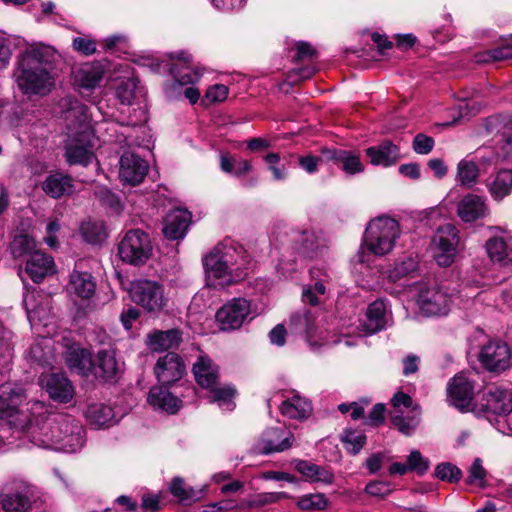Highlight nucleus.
I'll return each mask as SVG.
<instances>
[{
    "label": "nucleus",
    "instance_id": "774afa93",
    "mask_svg": "<svg viewBox=\"0 0 512 512\" xmlns=\"http://www.w3.org/2000/svg\"><path fill=\"white\" fill-rule=\"evenodd\" d=\"M316 54V50L310 43L301 41L296 44V61L313 58Z\"/></svg>",
    "mask_w": 512,
    "mask_h": 512
},
{
    "label": "nucleus",
    "instance_id": "c756f323",
    "mask_svg": "<svg viewBox=\"0 0 512 512\" xmlns=\"http://www.w3.org/2000/svg\"><path fill=\"white\" fill-rule=\"evenodd\" d=\"M365 152L372 165L388 167L395 164L399 158V148L391 141L369 147Z\"/></svg>",
    "mask_w": 512,
    "mask_h": 512
},
{
    "label": "nucleus",
    "instance_id": "603ef678",
    "mask_svg": "<svg viewBox=\"0 0 512 512\" xmlns=\"http://www.w3.org/2000/svg\"><path fill=\"white\" fill-rule=\"evenodd\" d=\"M341 441L346 450L352 454H357L366 443V436L361 432L352 430L345 431L341 436Z\"/></svg>",
    "mask_w": 512,
    "mask_h": 512
},
{
    "label": "nucleus",
    "instance_id": "412c9836",
    "mask_svg": "<svg viewBox=\"0 0 512 512\" xmlns=\"http://www.w3.org/2000/svg\"><path fill=\"white\" fill-rule=\"evenodd\" d=\"M154 372L159 383L169 385L182 378L185 364L178 354L169 352L158 359Z\"/></svg>",
    "mask_w": 512,
    "mask_h": 512
},
{
    "label": "nucleus",
    "instance_id": "e2e57ef3",
    "mask_svg": "<svg viewBox=\"0 0 512 512\" xmlns=\"http://www.w3.org/2000/svg\"><path fill=\"white\" fill-rule=\"evenodd\" d=\"M365 490L367 494L380 498L389 495L392 491L390 484L384 481H371L366 485Z\"/></svg>",
    "mask_w": 512,
    "mask_h": 512
},
{
    "label": "nucleus",
    "instance_id": "a211bd4d",
    "mask_svg": "<svg viewBox=\"0 0 512 512\" xmlns=\"http://www.w3.org/2000/svg\"><path fill=\"white\" fill-rule=\"evenodd\" d=\"M148 172L147 162L132 152H124L119 161L120 179L132 186L143 181Z\"/></svg>",
    "mask_w": 512,
    "mask_h": 512
},
{
    "label": "nucleus",
    "instance_id": "49530a36",
    "mask_svg": "<svg viewBox=\"0 0 512 512\" xmlns=\"http://www.w3.org/2000/svg\"><path fill=\"white\" fill-rule=\"evenodd\" d=\"M479 166L473 160L463 159L457 165V181L468 188L476 184Z\"/></svg>",
    "mask_w": 512,
    "mask_h": 512
},
{
    "label": "nucleus",
    "instance_id": "f704fd0d",
    "mask_svg": "<svg viewBox=\"0 0 512 512\" xmlns=\"http://www.w3.org/2000/svg\"><path fill=\"white\" fill-rule=\"evenodd\" d=\"M169 491L180 504L191 505L204 496V489H195L187 485L183 478L174 477L169 484Z\"/></svg>",
    "mask_w": 512,
    "mask_h": 512
},
{
    "label": "nucleus",
    "instance_id": "bb28decb",
    "mask_svg": "<svg viewBox=\"0 0 512 512\" xmlns=\"http://www.w3.org/2000/svg\"><path fill=\"white\" fill-rule=\"evenodd\" d=\"M26 272L38 283L54 272V260L41 251H34L26 262Z\"/></svg>",
    "mask_w": 512,
    "mask_h": 512
},
{
    "label": "nucleus",
    "instance_id": "09e8293b",
    "mask_svg": "<svg viewBox=\"0 0 512 512\" xmlns=\"http://www.w3.org/2000/svg\"><path fill=\"white\" fill-rule=\"evenodd\" d=\"M297 506L301 510H326L329 508V502L324 494L315 493L302 496Z\"/></svg>",
    "mask_w": 512,
    "mask_h": 512
},
{
    "label": "nucleus",
    "instance_id": "338daca9",
    "mask_svg": "<svg viewBox=\"0 0 512 512\" xmlns=\"http://www.w3.org/2000/svg\"><path fill=\"white\" fill-rule=\"evenodd\" d=\"M384 414L385 405L377 403L373 406L365 423L371 426H379L384 422Z\"/></svg>",
    "mask_w": 512,
    "mask_h": 512
},
{
    "label": "nucleus",
    "instance_id": "1a4fd4ad",
    "mask_svg": "<svg viewBox=\"0 0 512 512\" xmlns=\"http://www.w3.org/2000/svg\"><path fill=\"white\" fill-rule=\"evenodd\" d=\"M118 254L122 261L129 264H144L152 254L149 235L140 229L128 231L118 245Z\"/></svg>",
    "mask_w": 512,
    "mask_h": 512
},
{
    "label": "nucleus",
    "instance_id": "5fc2aeb1",
    "mask_svg": "<svg viewBox=\"0 0 512 512\" xmlns=\"http://www.w3.org/2000/svg\"><path fill=\"white\" fill-rule=\"evenodd\" d=\"M85 239L90 243L101 242L106 237V231L102 223L87 222L81 227Z\"/></svg>",
    "mask_w": 512,
    "mask_h": 512
},
{
    "label": "nucleus",
    "instance_id": "69168bd1",
    "mask_svg": "<svg viewBox=\"0 0 512 512\" xmlns=\"http://www.w3.org/2000/svg\"><path fill=\"white\" fill-rule=\"evenodd\" d=\"M294 468L299 472L307 481H312L316 464L307 460H294Z\"/></svg>",
    "mask_w": 512,
    "mask_h": 512
},
{
    "label": "nucleus",
    "instance_id": "79ce46f5",
    "mask_svg": "<svg viewBox=\"0 0 512 512\" xmlns=\"http://www.w3.org/2000/svg\"><path fill=\"white\" fill-rule=\"evenodd\" d=\"M289 328L292 333L309 338L316 330L315 317L308 310L296 312L290 317Z\"/></svg>",
    "mask_w": 512,
    "mask_h": 512
},
{
    "label": "nucleus",
    "instance_id": "2eb2a0df",
    "mask_svg": "<svg viewBox=\"0 0 512 512\" xmlns=\"http://www.w3.org/2000/svg\"><path fill=\"white\" fill-rule=\"evenodd\" d=\"M293 442L294 437L291 433L281 428H269L262 433L254 445V451L262 455L283 452L292 447Z\"/></svg>",
    "mask_w": 512,
    "mask_h": 512
},
{
    "label": "nucleus",
    "instance_id": "a878e982",
    "mask_svg": "<svg viewBox=\"0 0 512 512\" xmlns=\"http://www.w3.org/2000/svg\"><path fill=\"white\" fill-rule=\"evenodd\" d=\"M323 155L327 160L333 161L335 164L349 175L358 174L364 171L358 155L348 150L342 149H324Z\"/></svg>",
    "mask_w": 512,
    "mask_h": 512
},
{
    "label": "nucleus",
    "instance_id": "4be33fe9",
    "mask_svg": "<svg viewBox=\"0 0 512 512\" xmlns=\"http://www.w3.org/2000/svg\"><path fill=\"white\" fill-rule=\"evenodd\" d=\"M40 383L55 401L66 403L73 398L74 387L63 373L41 375Z\"/></svg>",
    "mask_w": 512,
    "mask_h": 512
},
{
    "label": "nucleus",
    "instance_id": "5701e85b",
    "mask_svg": "<svg viewBox=\"0 0 512 512\" xmlns=\"http://www.w3.org/2000/svg\"><path fill=\"white\" fill-rule=\"evenodd\" d=\"M489 129L496 130L501 137L498 141L497 155L503 162L512 163V119L501 117L489 120Z\"/></svg>",
    "mask_w": 512,
    "mask_h": 512
},
{
    "label": "nucleus",
    "instance_id": "c85d7f7f",
    "mask_svg": "<svg viewBox=\"0 0 512 512\" xmlns=\"http://www.w3.org/2000/svg\"><path fill=\"white\" fill-rule=\"evenodd\" d=\"M65 362L71 371L79 375L88 376L92 373L93 359L87 349L70 347L66 352Z\"/></svg>",
    "mask_w": 512,
    "mask_h": 512
},
{
    "label": "nucleus",
    "instance_id": "bf43d9fd",
    "mask_svg": "<svg viewBox=\"0 0 512 512\" xmlns=\"http://www.w3.org/2000/svg\"><path fill=\"white\" fill-rule=\"evenodd\" d=\"M325 293V286L323 281H317L313 287H306L302 292V300L304 303L311 305H317L319 303L318 296Z\"/></svg>",
    "mask_w": 512,
    "mask_h": 512
},
{
    "label": "nucleus",
    "instance_id": "13d9d810",
    "mask_svg": "<svg viewBox=\"0 0 512 512\" xmlns=\"http://www.w3.org/2000/svg\"><path fill=\"white\" fill-rule=\"evenodd\" d=\"M136 86L135 79H127L117 87L116 95L122 104H131L135 97Z\"/></svg>",
    "mask_w": 512,
    "mask_h": 512
},
{
    "label": "nucleus",
    "instance_id": "a18cd8bd",
    "mask_svg": "<svg viewBox=\"0 0 512 512\" xmlns=\"http://www.w3.org/2000/svg\"><path fill=\"white\" fill-rule=\"evenodd\" d=\"M281 413L291 419L306 418L311 411V406L300 397L283 401L280 407Z\"/></svg>",
    "mask_w": 512,
    "mask_h": 512
},
{
    "label": "nucleus",
    "instance_id": "39448f33",
    "mask_svg": "<svg viewBox=\"0 0 512 512\" xmlns=\"http://www.w3.org/2000/svg\"><path fill=\"white\" fill-rule=\"evenodd\" d=\"M67 424L66 415L49 414L38 416L32 421L28 417L26 427L16 430L25 433L34 445L45 449H54L55 444H59L57 437L61 431V425L65 427Z\"/></svg>",
    "mask_w": 512,
    "mask_h": 512
},
{
    "label": "nucleus",
    "instance_id": "ea45409f",
    "mask_svg": "<svg viewBox=\"0 0 512 512\" xmlns=\"http://www.w3.org/2000/svg\"><path fill=\"white\" fill-rule=\"evenodd\" d=\"M393 425L404 435L410 436L421 421V409L415 404L405 416L403 411H394L391 415Z\"/></svg>",
    "mask_w": 512,
    "mask_h": 512
},
{
    "label": "nucleus",
    "instance_id": "f3484780",
    "mask_svg": "<svg viewBox=\"0 0 512 512\" xmlns=\"http://www.w3.org/2000/svg\"><path fill=\"white\" fill-rule=\"evenodd\" d=\"M123 370V363L116 358L112 348L100 349L93 360L92 373L104 382H114Z\"/></svg>",
    "mask_w": 512,
    "mask_h": 512
},
{
    "label": "nucleus",
    "instance_id": "473e14b6",
    "mask_svg": "<svg viewBox=\"0 0 512 512\" xmlns=\"http://www.w3.org/2000/svg\"><path fill=\"white\" fill-rule=\"evenodd\" d=\"M164 386L151 388L148 395V403L155 409L174 414L178 411L181 400L172 395Z\"/></svg>",
    "mask_w": 512,
    "mask_h": 512
},
{
    "label": "nucleus",
    "instance_id": "864d4df0",
    "mask_svg": "<svg viewBox=\"0 0 512 512\" xmlns=\"http://www.w3.org/2000/svg\"><path fill=\"white\" fill-rule=\"evenodd\" d=\"M512 59V45L497 47L477 55L476 61L479 63H488L491 61H504Z\"/></svg>",
    "mask_w": 512,
    "mask_h": 512
},
{
    "label": "nucleus",
    "instance_id": "dca6fc26",
    "mask_svg": "<svg viewBox=\"0 0 512 512\" xmlns=\"http://www.w3.org/2000/svg\"><path fill=\"white\" fill-rule=\"evenodd\" d=\"M417 302L426 316H440L447 314L450 298L437 286H432L420 290Z\"/></svg>",
    "mask_w": 512,
    "mask_h": 512
},
{
    "label": "nucleus",
    "instance_id": "2f4dec72",
    "mask_svg": "<svg viewBox=\"0 0 512 512\" xmlns=\"http://www.w3.org/2000/svg\"><path fill=\"white\" fill-rule=\"evenodd\" d=\"M175 55L176 58L182 62L174 63L170 67V73L173 75L175 80L182 86L197 82L201 73L189 65L191 62V55L185 52H178Z\"/></svg>",
    "mask_w": 512,
    "mask_h": 512
},
{
    "label": "nucleus",
    "instance_id": "423d86ee",
    "mask_svg": "<svg viewBox=\"0 0 512 512\" xmlns=\"http://www.w3.org/2000/svg\"><path fill=\"white\" fill-rule=\"evenodd\" d=\"M400 235L398 222L390 217H378L369 222L365 234L364 245L377 256L389 253Z\"/></svg>",
    "mask_w": 512,
    "mask_h": 512
},
{
    "label": "nucleus",
    "instance_id": "7c9ffc66",
    "mask_svg": "<svg viewBox=\"0 0 512 512\" xmlns=\"http://www.w3.org/2000/svg\"><path fill=\"white\" fill-rule=\"evenodd\" d=\"M387 324L386 305L382 300L371 303L366 311L364 320L361 322L363 330L367 334H374L385 328Z\"/></svg>",
    "mask_w": 512,
    "mask_h": 512
},
{
    "label": "nucleus",
    "instance_id": "9b49d317",
    "mask_svg": "<svg viewBox=\"0 0 512 512\" xmlns=\"http://www.w3.org/2000/svg\"><path fill=\"white\" fill-rule=\"evenodd\" d=\"M459 240L458 230L453 224L447 223L437 229L433 243L435 245L434 258L439 266L447 267L452 264Z\"/></svg>",
    "mask_w": 512,
    "mask_h": 512
},
{
    "label": "nucleus",
    "instance_id": "8fccbe9b",
    "mask_svg": "<svg viewBox=\"0 0 512 512\" xmlns=\"http://www.w3.org/2000/svg\"><path fill=\"white\" fill-rule=\"evenodd\" d=\"M486 477L487 471L483 467L482 460L480 458H475L468 469L466 482L469 485L484 488L487 484Z\"/></svg>",
    "mask_w": 512,
    "mask_h": 512
},
{
    "label": "nucleus",
    "instance_id": "f8f14e48",
    "mask_svg": "<svg viewBox=\"0 0 512 512\" xmlns=\"http://www.w3.org/2000/svg\"><path fill=\"white\" fill-rule=\"evenodd\" d=\"M251 313L250 302L245 298H234L216 312V321L222 331L240 328Z\"/></svg>",
    "mask_w": 512,
    "mask_h": 512
},
{
    "label": "nucleus",
    "instance_id": "aec40b11",
    "mask_svg": "<svg viewBox=\"0 0 512 512\" xmlns=\"http://www.w3.org/2000/svg\"><path fill=\"white\" fill-rule=\"evenodd\" d=\"M68 424L61 425V431L58 433L59 444H55L54 450L66 453H75L79 451L84 444V428L71 416L66 415Z\"/></svg>",
    "mask_w": 512,
    "mask_h": 512
},
{
    "label": "nucleus",
    "instance_id": "6ab92c4d",
    "mask_svg": "<svg viewBox=\"0 0 512 512\" xmlns=\"http://www.w3.org/2000/svg\"><path fill=\"white\" fill-rule=\"evenodd\" d=\"M68 424L61 425V431L58 433L59 444H55L54 450L66 453H75L79 451L84 444V428L71 416L66 415Z\"/></svg>",
    "mask_w": 512,
    "mask_h": 512
},
{
    "label": "nucleus",
    "instance_id": "3c124183",
    "mask_svg": "<svg viewBox=\"0 0 512 512\" xmlns=\"http://www.w3.org/2000/svg\"><path fill=\"white\" fill-rule=\"evenodd\" d=\"M35 242L33 238L26 234L17 235L11 242V253L15 258H20L26 254L33 253Z\"/></svg>",
    "mask_w": 512,
    "mask_h": 512
},
{
    "label": "nucleus",
    "instance_id": "4d7b16f0",
    "mask_svg": "<svg viewBox=\"0 0 512 512\" xmlns=\"http://www.w3.org/2000/svg\"><path fill=\"white\" fill-rule=\"evenodd\" d=\"M286 495L283 492H267L259 493L254 495L249 501V508H262L272 503H276L281 499L285 498Z\"/></svg>",
    "mask_w": 512,
    "mask_h": 512
},
{
    "label": "nucleus",
    "instance_id": "0e129e2a",
    "mask_svg": "<svg viewBox=\"0 0 512 512\" xmlns=\"http://www.w3.org/2000/svg\"><path fill=\"white\" fill-rule=\"evenodd\" d=\"M228 88L225 85L216 84L208 88L205 99L209 102H219L227 98Z\"/></svg>",
    "mask_w": 512,
    "mask_h": 512
},
{
    "label": "nucleus",
    "instance_id": "b1692460",
    "mask_svg": "<svg viewBox=\"0 0 512 512\" xmlns=\"http://www.w3.org/2000/svg\"><path fill=\"white\" fill-rule=\"evenodd\" d=\"M191 222V213L186 209H175L165 218L163 234L169 240L181 239L185 236Z\"/></svg>",
    "mask_w": 512,
    "mask_h": 512
},
{
    "label": "nucleus",
    "instance_id": "0eeeda50",
    "mask_svg": "<svg viewBox=\"0 0 512 512\" xmlns=\"http://www.w3.org/2000/svg\"><path fill=\"white\" fill-rule=\"evenodd\" d=\"M26 400L24 389L14 383L0 385V418L12 429H24L28 413L21 409Z\"/></svg>",
    "mask_w": 512,
    "mask_h": 512
},
{
    "label": "nucleus",
    "instance_id": "72a5a7b5",
    "mask_svg": "<svg viewBox=\"0 0 512 512\" xmlns=\"http://www.w3.org/2000/svg\"><path fill=\"white\" fill-rule=\"evenodd\" d=\"M291 238L296 243V249L300 256L312 259L319 254L321 245L314 232L298 229L292 230Z\"/></svg>",
    "mask_w": 512,
    "mask_h": 512
},
{
    "label": "nucleus",
    "instance_id": "6e6552de",
    "mask_svg": "<svg viewBox=\"0 0 512 512\" xmlns=\"http://www.w3.org/2000/svg\"><path fill=\"white\" fill-rule=\"evenodd\" d=\"M129 295L134 303L148 313H159L168 303L164 286L153 280L138 279L131 282Z\"/></svg>",
    "mask_w": 512,
    "mask_h": 512
},
{
    "label": "nucleus",
    "instance_id": "e433bc0d",
    "mask_svg": "<svg viewBox=\"0 0 512 512\" xmlns=\"http://www.w3.org/2000/svg\"><path fill=\"white\" fill-rule=\"evenodd\" d=\"M86 418L94 428H102L117 422L113 408L103 403H93L87 407Z\"/></svg>",
    "mask_w": 512,
    "mask_h": 512
},
{
    "label": "nucleus",
    "instance_id": "9d476101",
    "mask_svg": "<svg viewBox=\"0 0 512 512\" xmlns=\"http://www.w3.org/2000/svg\"><path fill=\"white\" fill-rule=\"evenodd\" d=\"M479 361L489 372L499 374L512 366V351L506 342L492 339L482 346Z\"/></svg>",
    "mask_w": 512,
    "mask_h": 512
},
{
    "label": "nucleus",
    "instance_id": "7ed1b4c3",
    "mask_svg": "<svg viewBox=\"0 0 512 512\" xmlns=\"http://www.w3.org/2000/svg\"><path fill=\"white\" fill-rule=\"evenodd\" d=\"M79 118L80 131L69 137L65 145V160L69 165H89L94 159V136L85 124L87 116L85 107L76 105L72 107L66 115V119L71 117Z\"/></svg>",
    "mask_w": 512,
    "mask_h": 512
},
{
    "label": "nucleus",
    "instance_id": "c03bdc74",
    "mask_svg": "<svg viewBox=\"0 0 512 512\" xmlns=\"http://www.w3.org/2000/svg\"><path fill=\"white\" fill-rule=\"evenodd\" d=\"M488 189L495 200H502L509 195L512 191V169L500 170L488 184Z\"/></svg>",
    "mask_w": 512,
    "mask_h": 512
},
{
    "label": "nucleus",
    "instance_id": "cd10ccee",
    "mask_svg": "<svg viewBox=\"0 0 512 512\" xmlns=\"http://www.w3.org/2000/svg\"><path fill=\"white\" fill-rule=\"evenodd\" d=\"M196 382L203 388H212L219 377V367L206 355H200L193 364Z\"/></svg>",
    "mask_w": 512,
    "mask_h": 512
},
{
    "label": "nucleus",
    "instance_id": "052dcab7",
    "mask_svg": "<svg viewBox=\"0 0 512 512\" xmlns=\"http://www.w3.org/2000/svg\"><path fill=\"white\" fill-rule=\"evenodd\" d=\"M434 143L432 137L419 133L414 137L412 146L417 154L426 155L432 151Z\"/></svg>",
    "mask_w": 512,
    "mask_h": 512
},
{
    "label": "nucleus",
    "instance_id": "20e7f679",
    "mask_svg": "<svg viewBox=\"0 0 512 512\" xmlns=\"http://www.w3.org/2000/svg\"><path fill=\"white\" fill-rule=\"evenodd\" d=\"M41 493L34 485L14 479L0 489V504L4 512H28L40 509Z\"/></svg>",
    "mask_w": 512,
    "mask_h": 512
},
{
    "label": "nucleus",
    "instance_id": "58836bf2",
    "mask_svg": "<svg viewBox=\"0 0 512 512\" xmlns=\"http://www.w3.org/2000/svg\"><path fill=\"white\" fill-rule=\"evenodd\" d=\"M102 78L103 70L99 65L85 64L73 72L74 84L86 90L95 88Z\"/></svg>",
    "mask_w": 512,
    "mask_h": 512
},
{
    "label": "nucleus",
    "instance_id": "f03ea898",
    "mask_svg": "<svg viewBox=\"0 0 512 512\" xmlns=\"http://www.w3.org/2000/svg\"><path fill=\"white\" fill-rule=\"evenodd\" d=\"M203 264L207 285L224 288L246 277L249 261L242 249L221 243L205 256Z\"/></svg>",
    "mask_w": 512,
    "mask_h": 512
},
{
    "label": "nucleus",
    "instance_id": "37998d69",
    "mask_svg": "<svg viewBox=\"0 0 512 512\" xmlns=\"http://www.w3.org/2000/svg\"><path fill=\"white\" fill-rule=\"evenodd\" d=\"M486 250L493 262L507 265L512 261V247H509L503 238H490L486 242Z\"/></svg>",
    "mask_w": 512,
    "mask_h": 512
},
{
    "label": "nucleus",
    "instance_id": "c9c22d12",
    "mask_svg": "<svg viewBox=\"0 0 512 512\" xmlns=\"http://www.w3.org/2000/svg\"><path fill=\"white\" fill-rule=\"evenodd\" d=\"M42 189L47 195L57 199L73 192V180L69 175L54 173L45 179Z\"/></svg>",
    "mask_w": 512,
    "mask_h": 512
},
{
    "label": "nucleus",
    "instance_id": "6e6d98bb",
    "mask_svg": "<svg viewBox=\"0 0 512 512\" xmlns=\"http://www.w3.org/2000/svg\"><path fill=\"white\" fill-rule=\"evenodd\" d=\"M407 465L409 471L416 472L418 475L425 474L430 467V461L423 457L419 450H412L407 456Z\"/></svg>",
    "mask_w": 512,
    "mask_h": 512
},
{
    "label": "nucleus",
    "instance_id": "ddd939ff",
    "mask_svg": "<svg viewBox=\"0 0 512 512\" xmlns=\"http://www.w3.org/2000/svg\"><path fill=\"white\" fill-rule=\"evenodd\" d=\"M475 388V380L471 375L456 374L447 387L449 403L461 411L468 410L472 405Z\"/></svg>",
    "mask_w": 512,
    "mask_h": 512
},
{
    "label": "nucleus",
    "instance_id": "de8ad7c7",
    "mask_svg": "<svg viewBox=\"0 0 512 512\" xmlns=\"http://www.w3.org/2000/svg\"><path fill=\"white\" fill-rule=\"evenodd\" d=\"M211 390V401L218 403V405L228 411H232L235 407L233 399L236 395V390L230 385L223 387H212Z\"/></svg>",
    "mask_w": 512,
    "mask_h": 512
},
{
    "label": "nucleus",
    "instance_id": "4468645a",
    "mask_svg": "<svg viewBox=\"0 0 512 512\" xmlns=\"http://www.w3.org/2000/svg\"><path fill=\"white\" fill-rule=\"evenodd\" d=\"M476 406L486 416L507 415L512 412V395L505 389L491 386L485 389Z\"/></svg>",
    "mask_w": 512,
    "mask_h": 512
},
{
    "label": "nucleus",
    "instance_id": "a19ab883",
    "mask_svg": "<svg viewBox=\"0 0 512 512\" xmlns=\"http://www.w3.org/2000/svg\"><path fill=\"white\" fill-rule=\"evenodd\" d=\"M96 284L88 272L73 271L70 275L68 289L77 296L88 299L95 292Z\"/></svg>",
    "mask_w": 512,
    "mask_h": 512
},
{
    "label": "nucleus",
    "instance_id": "f257e3e1",
    "mask_svg": "<svg viewBox=\"0 0 512 512\" xmlns=\"http://www.w3.org/2000/svg\"><path fill=\"white\" fill-rule=\"evenodd\" d=\"M59 55L47 45L32 47L23 52L19 58L15 73L19 89L25 94L46 95L54 85L53 69Z\"/></svg>",
    "mask_w": 512,
    "mask_h": 512
},
{
    "label": "nucleus",
    "instance_id": "393cba45",
    "mask_svg": "<svg viewBox=\"0 0 512 512\" xmlns=\"http://www.w3.org/2000/svg\"><path fill=\"white\" fill-rule=\"evenodd\" d=\"M488 213L485 199L476 194L465 195L457 206V214L464 222H473L483 218Z\"/></svg>",
    "mask_w": 512,
    "mask_h": 512
},
{
    "label": "nucleus",
    "instance_id": "4c0bfd02",
    "mask_svg": "<svg viewBox=\"0 0 512 512\" xmlns=\"http://www.w3.org/2000/svg\"><path fill=\"white\" fill-rule=\"evenodd\" d=\"M182 341L181 332L178 329L167 331H153L148 335V346L151 350L161 352L178 347Z\"/></svg>",
    "mask_w": 512,
    "mask_h": 512
},
{
    "label": "nucleus",
    "instance_id": "680f3d73",
    "mask_svg": "<svg viewBox=\"0 0 512 512\" xmlns=\"http://www.w3.org/2000/svg\"><path fill=\"white\" fill-rule=\"evenodd\" d=\"M73 49L83 55H92L96 51V43L88 37H76L72 43Z\"/></svg>",
    "mask_w": 512,
    "mask_h": 512
}]
</instances>
